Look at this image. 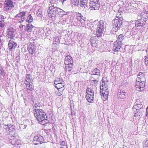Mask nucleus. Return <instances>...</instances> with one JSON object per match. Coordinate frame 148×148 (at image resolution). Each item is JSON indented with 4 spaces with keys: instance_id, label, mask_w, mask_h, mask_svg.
Here are the masks:
<instances>
[{
    "instance_id": "obj_1",
    "label": "nucleus",
    "mask_w": 148,
    "mask_h": 148,
    "mask_svg": "<svg viewBox=\"0 0 148 148\" xmlns=\"http://www.w3.org/2000/svg\"><path fill=\"white\" fill-rule=\"evenodd\" d=\"M33 112L34 116L36 117L37 120L42 123L44 124L45 123V121H47V116L45 113L42 109H34L33 110Z\"/></svg>"
},
{
    "instance_id": "obj_2",
    "label": "nucleus",
    "mask_w": 148,
    "mask_h": 148,
    "mask_svg": "<svg viewBox=\"0 0 148 148\" xmlns=\"http://www.w3.org/2000/svg\"><path fill=\"white\" fill-rule=\"evenodd\" d=\"M92 75L90 79V84L94 86H96L99 80V77L100 76V71L96 68L92 71L90 73Z\"/></svg>"
},
{
    "instance_id": "obj_3",
    "label": "nucleus",
    "mask_w": 148,
    "mask_h": 148,
    "mask_svg": "<svg viewBox=\"0 0 148 148\" xmlns=\"http://www.w3.org/2000/svg\"><path fill=\"white\" fill-rule=\"evenodd\" d=\"M123 19L122 18H119L116 16L115 19L113 20L112 25L115 30H117L120 28L122 23Z\"/></svg>"
},
{
    "instance_id": "obj_4",
    "label": "nucleus",
    "mask_w": 148,
    "mask_h": 148,
    "mask_svg": "<svg viewBox=\"0 0 148 148\" xmlns=\"http://www.w3.org/2000/svg\"><path fill=\"white\" fill-rule=\"evenodd\" d=\"M104 21L101 20L99 21V23L97 25V27L96 30V36L100 37L102 36L104 29Z\"/></svg>"
},
{
    "instance_id": "obj_5",
    "label": "nucleus",
    "mask_w": 148,
    "mask_h": 148,
    "mask_svg": "<svg viewBox=\"0 0 148 148\" xmlns=\"http://www.w3.org/2000/svg\"><path fill=\"white\" fill-rule=\"evenodd\" d=\"M6 39L8 40L10 38L13 39L15 36V29L12 27H10L7 29Z\"/></svg>"
},
{
    "instance_id": "obj_6",
    "label": "nucleus",
    "mask_w": 148,
    "mask_h": 148,
    "mask_svg": "<svg viewBox=\"0 0 148 148\" xmlns=\"http://www.w3.org/2000/svg\"><path fill=\"white\" fill-rule=\"evenodd\" d=\"M86 99L89 102H92L94 99V92L93 90L87 88L86 91Z\"/></svg>"
},
{
    "instance_id": "obj_7",
    "label": "nucleus",
    "mask_w": 148,
    "mask_h": 148,
    "mask_svg": "<svg viewBox=\"0 0 148 148\" xmlns=\"http://www.w3.org/2000/svg\"><path fill=\"white\" fill-rule=\"evenodd\" d=\"M99 0H90V7L92 10H98L100 7Z\"/></svg>"
},
{
    "instance_id": "obj_8",
    "label": "nucleus",
    "mask_w": 148,
    "mask_h": 148,
    "mask_svg": "<svg viewBox=\"0 0 148 148\" xmlns=\"http://www.w3.org/2000/svg\"><path fill=\"white\" fill-rule=\"evenodd\" d=\"M43 138L40 134H37L34 137L33 143L35 145L40 144L43 143Z\"/></svg>"
},
{
    "instance_id": "obj_9",
    "label": "nucleus",
    "mask_w": 148,
    "mask_h": 148,
    "mask_svg": "<svg viewBox=\"0 0 148 148\" xmlns=\"http://www.w3.org/2000/svg\"><path fill=\"white\" fill-rule=\"evenodd\" d=\"M148 16V11L147 9H143L141 13L138 16V18H142V20L147 21Z\"/></svg>"
},
{
    "instance_id": "obj_10",
    "label": "nucleus",
    "mask_w": 148,
    "mask_h": 148,
    "mask_svg": "<svg viewBox=\"0 0 148 148\" xmlns=\"http://www.w3.org/2000/svg\"><path fill=\"white\" fill-rule=\"evenodd\" d=\"M145 81L143 82L140 81L139 82L136 81V87L137 91H143L145 86Z\"/></svg>"
},
{
    "instance_id": "obj_11",
    "label": "nucleus",
    "mask_w": 148,
    "mask_h": 148,
    "mask_svg": "<svg viewBox=\"0 0 148 148\" xmlns=\"http://www.w3.org/2000/svg\"><path fill=\"white\" fill-rule=\"evenodd\" d=\"M100 92L103 100L104 101L106 100L108 98L109 94V90L108 89H107V90H101Z\"/></svg>"
},
{
    "instance_id": "obj_12",
    "label": "nucleus",
    "mask_w": 148,
    "mask_h": 148,
    "mask_svg": "<svg viewBox=\"0 0 148 148\" xmlns=\"http://www.w3.org/2000/svg\"><path fill=\"white\" fill-rule=\"evenodd\" d=\"M5 7L8 10H11L14 7V5L12 1L11 0L6 1L4 3Z\"/></svg>"
},
{
    "instance_id": "obj_13",
    "label": "nucleus",
    "mask_w": 148,
    "mask_h": 148,
    "mask_svg": "<svg viewBox=\"0 0 148 148\" xmlns=\"http://www.w3.org/2000/svg\"><path fill=\"white\" fill-rule=\"evenodd\" d=\"M122 45V42L116 41L114 43V46L113 47V50L114 51H119Z\"/></svg>"
},
{
    "instance_id": "obj_14",
    "label": "nucleus",
    "mask_w": 148,
    "mask_h": 148,
    "mask_svg": "<svg viewBox=\"0 0 148 148\" xmlns=\"http://www.w3.org/2000/svg\"><path fill=\"white\" fill-rule=\"evenodd\" d=\"M126 93L121 90H118L117 93V97L120 100L126 98Z\"/></svg>"
},
{
    "instance_id": "obj_15",
    "label": "nucleus",
    "mask_w": 148,
    "mask_h": 148,
    "mask_svg": "<svg viewBox=\"0 0 148 148\" xmlns=\"http://www.w3.org/2000/svg\"><path fill=\"white\" fill-rule=\"evenodd\" d=\"M9 42L8 44V46L9 49L10 51H12L14 49L17 45L16 43L14 42L13 40L10 39L9 40Z\"/></svg>"
},
{
    "instance_id": "obj_16",
    "label": "nucleus",
    "mask_w": 148,
    "mask_h": 148,
    "mask_svg": "<svg viewBox=\"0 0 148 148\" xmlns=\"http://www.w3.org/2000/svg\"><path fill=\"white\" fill-rule=\"evenodd\" d=\"M146 79L145 76V75L143 73L139 72L137 75V77L136 79L137 82L142 81H145Z\"/></svg>"
},
{
    "instance_id": "obj_17",
    "label": "nucleus",
    "mask_w": 148,
    "mask_h": 148,
    "mask_svg": "<svg viewBox=\"0 0 148 148\" xmlns=\"http://www.w3.org/2000/svg\"><path fill=\"white\" fill-rule=\"evenodd\" d=\"M47 12L50 18H52L55 15L56 9L54 8L52 9L51 7H49Z\"/></svg>"
},
{
    "instance_id": "obj_18",
    "label": "nucleus",
    "mask_w": 148,
    "mask_h": 148,
    "mask_svg": "<svg viewBox=\"0 0 148 148\" xmlns=\"http://www.w3.org/2000/svg\"><path fill=\"white\" fill-rule=\"evenodd\" d=\"M146 21L142 20V18L139 19L136 21L135 22V25L136 27L143 26L145 24Z\"/></svg>"
},
{
    "instance_id": "obj_19",
    "label": "nucleus",
    "mask_w": 148,
    "mask_h": 148,
    "mask_svg": "<svg viewBox=\"0 0 148 148\" xmlns=\"http://www.w3.org/2000/svg\"><path fill=\"white\" fill-rule=\"evenodd\" d=\"M100 88L101 90L108 89V86L107 85V82L103 81L102 79L100 82Z\"/></svg>"
},
{
    "instance_id": "obj_20",
    "label": "nucleus",
    "mask_w": 148,
    "mask_h": 148,
    "mask_svg": "<svg viewBox=\"0 0 148 148\" xmlns=\"http://www.w3.org/2000/svg\"><path fill=\"white\" fill-rule=\"evenodd\" d=\"M57 13L58 14L60 17H62L64 15H65L66 13L61 9L57 8L56 9Z\"/></svg>"
},
{
    "instance_id": "obj_21",
    "label": "nucleus",
    "mask_w": 148,
    "mask_h": 148,
    "mask_svg": "<svg viewBox=\"0 0 148 148\" xmlns=\"http://www.w3.org/2000/svg\"><path fill=\"white\" fill-rule=\"evenodd\" d=\"M14 126L13 125H11V124H8L7 125H5L3 126V128L6 130L10 132L12 131V130L14 128Z\"/></svg>"
},
{
    "instance_id": "obj_22",
    "label": "nucleus",
    "mask_w": 148,
    "mask_h": 148,
    "mask_svg": "<svg viewBox=\"0 0 148 148\" xmlns=\"http://www.w3.org/2000/svg\"><path fill=\"white\" fill-rule=\"evenodd\" d=\"M36 50V47L35 46L33 45L29 49V51L30 54L33 55L35 53Z\"/></svg>"
},
{
    "instance_id": "obj_23",
    "label": "nucleus",
    "mask_w": 148,
    "mask_h": 148,
    "mask_svg": "<svg viewBox=\"0 0 148 148\" xmlns=\"http://www.w3.org/2000/svg\"><path fill=\"white\" fill-rule=\"evenodd\" d=\"M64 82L63 81V82L60 83L56 85H54V86L57 89H61L62 91H63L64 89Z\"/></svg>"
},
{
    "instance_id": "obj_24",
    "label": "nucleus",
    "mask_w": 148,
    "mask_h": 148,
    "mask_svg": "<svg viewBox=\"0 0 148 148\" xmlns=\"http://www.w3.org/2000/svg\"><path fill=\"white\" fill-rule=\"evenodd\" d=\"M10 143H11L13 145H18L19 144L18 140L16 138L13 137V138L10 140Z\"/></svg>"
},
{
    "instance_id": "obj_25",
    "label": "nucleus",
    "mask_w": 148,
    "mask_h": 148,
    "mask_svg": "<svg viewBox=\"0 0 148 148\" xmlns=\"http://www.w3.org/2000/svg\"><path fill=\"white\" fill-rule=\"evenodd\" d=\"M34 26L32 25V24H28L26 25V27L25 28V30L28 32H30L32 31Z\"/></svg>"
},
{
    "instance_id": "obj_26",
    "label": "nucleus",
    "mask_w": 148,
    "mask_h": 148,
    "mask_svg": "<svg viewBox=\"0 0 148 148\" xmlns=\"http://www.w3.org/2000/svg\"><path fill=\"white\" fill-rule=\"evenodd\" d=\"M50 3L51 4V6L50 7H52L53 8L55 9L56 8H57V6L58 2H57L56 0H51Z\"/></svg>"
},
{
    "instance_id": "obj_27",
    "label": "nucleus",
    "mask_w": 148,
    "mask_h": 148,
    "mask_svg": "<svg viewBox=\"0 0 148 148\" xmlns=\"http://www.w3.org/2000/svg\"><path fill=\"white\" fill-rule=\"evenodd\" d=\"M63 80L62 78H56L54 81V84L56 85L60 83L63 82Z\"/></svg>"
},
{
    "instance_id": "obj_28",
    "label": "nucleus",
    "mask_w": 148,
    "mask_h": 148,
    "mask_svg": "<svg viewBox=\"0 0 148 148\" xmlns=\"http://www.w3.org/2000/svg\"><path fill=\"white\" fill-rule=\"evenodd\" d=\"M81 7H84L85 8L87 7V3L88 2V0H80Z\"/></svg>"
},
{
    "instance_id": "obj_29",
    "label": "nucleus",
    "mask_w": 148,
    "mask_h": 148,
    "mask_svg": "<svg viewBox=\"0 0 148 148\" xmlns=\"http://www.w3.org/2000/svg\"><path fill=\"white\" fill-rule=\"evenodd\" d=\"M33 21V18L30 14H29L26 19V21L29 23H31Z\"/></svg>"
},
{
    "instance_id": "obj_30",
    "label": "nucleus",
    "mask_w": 148,
    "mask_h": 148,
    "mask_svg": "<svg viewBox=\"0 0 148 148\" xmlns=\"http://www.w3.org/2000/svg\"><path fill=\"white\" fill-rule=\"evenodd\" d=\"M65 60H67L68 61H70V64H73V60L71 56H69L68 55H67L66 56Z\"/></svg>"
},
{
    "instance_id": "obj_31",
    "label": "nucleus",
    "mask_w": 148,
    "mask_h": 148,
    "mask_svg": "<svg viewBox=\"0 0 148 148\" xmlns=\"http://www.w3.org/2000/svg\"><path fill=\"white\" fill-rule=\"evenodd\" d=\"M142 107V105L140 104H138L136 102L134 104L133 108L139 111Z\"/></svg>"
},
{
    "instance_id": "obj_32",
    "label": "nucleus",
    "mask_w": 148,
    "mask_h": 148,
    "mask_svg": "<svg viewBox=\"0 0 148 148\" xmlns=\"http://www.w3.org/2000/svg\"><path fill=\"white\" fill-rule=\"evenodd\" d=\"M70 64L66 65L65 69L66 71H70L72 69L73 64Z\"/></svg>"
},
{
    "instance_id": "obj_33",
    "label": "nucleus",
    "mask_w": 148,
    "mask_h": 148,
    "mask_svg": "<svg viewBox=\"0 0 148 148\" xmlns=\"http://www.w3.org/2000/svg\"><path fill=\"white\" fill-rule=\"evenodd\" d=\"M86 21L85 20H84V19H82V21H81L79 23H81V26L82 27H85V28H88L90 29V27H88L87 26H85V23H86Z\"/></svg>"
},
{
    "instance_id": "obj_34",
    "label": "nucleus",
    "mask_w": 148,
    "mask_h": 148,
    "mask_svg": "<svg viewBox=\"0 0 148 148\" xmlns=\"http://www.w3.org/2000/svg\"><path fill=\"white\" fill-rule=\"evenodd\" d=\"M30 75L29 74H27L25 78V80L26 82H27V83H30L32 79V78L30 77Z\"/></svg>"
},
{
    "instance_id": "obj_35",
    "label": "nucleus",
    "mask_w": 148,
    "mask_h": 148,
    "mask_svg": "<svg viewBox=\"0 0 148 148\" xmlns=\"http://www.w3.org/2000/svg\"><path fill=\"white\" fill-rule=\"evenodd\" d=\"M117 38H118V40H116V41L121 42L122 40L124 39V36H123L122 34H121L118 36V37Z\"/></svg>"
},
{
    "instance_id": "obj_36",
    "label": "nucleus",
    "mask_w": 148,
    "mask_h": 148,
    "mask_svg": "<svg viewBox=\"0 0 148 148\" xmlns=\"http://www.w3.org/2000/svg\"><path fill=\"white\" fill-rule=\"evenodd\" d=\"M26 84V88L27 90H28L30 91H31L32 90L33 88L32 87V86L30 84V83H27V84Z\"/></svg>"
},
{
    "instance_id": "obj_37",
    "label": "nucleus",
    "mask_w": 148,
    "mask_h": 148,
    "mask_svg": "<svg viewBox=\"0 0 148 148\" xmlns=\"http://www.w3.org/2000/svg\"><path fill=\"white\" fill-rule=\"evenodd\" d=\"M5 25L4 20H0V29H2L3 28Z\"/></svg>"
},
{
    "instance_id": "obj_38",
    "label": "nucleus",
    "mask_w": 148,
    "mask_h": 148,
    "mask_svg": "<svg viewBox=\"0 0 148 148\" xmlns=\"http://www.w3.org/2000/svg\"><path fill=\"white\" fill-rule=\"evenodd\" d=\"M79 2V0H72V3L75 5H77Z\"/></svg>"
},
{
    "instance_id": "obj_39",
    "label": "nucleus",
    "mask_w": 148,
    "mask_h": 148,
    "mask_svg": "<svg viewBox=\"0 0 148 148\" xmlns=\"http://www.w3.org/2000/svg\"><path fill=\"white\" fill-rule=\"evenodd\" d=\"M27 125L24 124H21L19 126L20 129L21 130H22L24 129H25L27 127Z\"/></svg>"
},
{
    "instance_id": "obj_40",
    "label": "nucleus",
    "mask_w": 148,
    "mask_h": 148,
    "mask_svg": "<svg viewBox=\"0 0 148 148\" xmlns=\"http://www.w3.org/2000/svg\"><path fill=\"white\" fill-rule=\"evenodd\" d=\"M40 104L39 103H36L34 105V107L36 108L35 109L38 108L41 109L40 108Z\"/></svg>"
},
{
    "instance_id": "obj_41",
    "label": "nucleus",
    "mask_w": 148,
    "mask_h": 148,
    "mask_svg": "<svg viewBox=\"0 0 148 148\" xmlns=\"http://www.w3.org/2000/svg\"><path fill=\"white\" fill-rule=\"evenodd\" d=\"M139 111L137 110V111H136L137 112H135L134 115V116L137 117L140 116V113Z\"/></svg>"
},
{
    "instance_id": "obj_42",
    "label": "nucleus",
    "mask_w": 148,
    "mask_h": 148,
    "mask_svg": "<svg viewBox=\"0 0 148 148\" xmlns=\"http://www.w3.org/2000/svg\"><path fill=\"white\" fill-rule=\"evenodd\" d=\"M143 148H148V140H147L143 146Z\"/></svg>"
},
{
    "instance_id": "obj_43",
    "label": "nucleus",
    "mask_w": 148,
    "mask_h": 148,
    "mask_svg": "<svg viewBox=\"0 0 148 148\" xmlns=\"http://www.w3.org/2000/svg\"><path fill=\"white\" fill-rule=\"evenodd\" d=\"M1 70L0 71V74L3 76H5V73L4 71V70L3 69Z\"/></svg>"
},
{
    "instance_id": "obj_44",
    "label": "nucleus",
    "mask_w": 148,
    "mask_h": 148,
    "mask_svg": "<svg viewBox=\"0 0 148 148\" xmlns=\"http://www.w3.org/2000/svg\"><path fill=\"white\" fill-rule=\"evenodd\" d=\"M27 12L26 11H23L22 12H21V17H23L25 16V15L26 13Z\"/></svg>"
},
{
    "instance_id": "obj_45",
    "label": "nucleus",
    "mask_w": 148,
    "mask_h": 148,
    "mask_svg": "<svg viewBox=\"0 0 148 148\" xmlns=\"http://www.w3.org/2000/svg\"><path fill=\"white\" fill-rule=\"evenodd\" d=\"M82 17H77V19L78 21H79V23H80L81 21H82V19H84L82 18Z\"/></svg>"
},
{
    "instance_id": "obj_46",
    "label": "nucleus",
    "mask_w": 148,
    "mask_h": 148,
    "mask_svg": "<svg viewBox=\"0 0 148 148\" xmlns=\"http://www.w3.org/2000/svg\"><path fill=\"white\" fill-rule=\"evenodd\" d=\"M70 61H68L67 60H64V63L65 65H68L70 64Z\"/></svg>"
},
{
    "instance_id": "obj_47",
    "label": "nucleus",
    "mask_w": 148,
    "mask_h": 148,
    "mask_svg": "<svg viewBox=\"0 0 148 148\" xmlns=\"http://www.w3.org/2000/svg\"><path fill=\"white\" fill-rule=\"evenodd\" d=\"M77 17H83V16L81 14L79 13H77L76 14Z\"/></svg>"
},
{
    "instance_id": "obj_48",
    "label": "nucleus",
    "mask_w": 148,
    "mask_h": 148,
    "mask_svg": "<svg viewBox=\"0 0 148 148\" xmlns=\"http://www.w3.org/2000/svg\"><path fill=\"white\" fill-rule=\"evenodd\" d=\"M145 64L148 67V58H145Z\"/></svg>"
},
{
    "instance_id": "obj_49",
    "label": "nucleus",
    "mask_w": 148,
    "mask_h": 148,
    "mask_svg": "<svg viewBox=\"0 0 148 148\" xmlns=\"http://www.w3.org/2000/svg\"><path fill=\"white\" fill-rule=\"evenodd\" d=\"M25 19V18H24V17H21V20H20L19 22L20 23L23 22V21H24Z\"/></svg>"
},
{
    "instance_id": "obj_50",
    "label": "nucleus",
    "mask_w": 148,
    "mask_h": 148,
    "mask_svg": "<svg viewBox=\"0 0 148 148\" xmlns=\"http://www.w3.org/2000/svg\"><path fill=\"white\" fill-rule=\"evenodd\" d=\"M21 12L19 13L18 14H17L15 16V17H21Z\"/></svg>"
},
{
    "instance_id": "obj_51",
    "label": "nucleus",
    "mask_w": 148,
    "mask_h": 148,
    "mask_svg": "<svg viewBox=\"0 0 148 148\" xmlns=\"http://www.w3.org/2000/svg\"><path fill=\"white\" fill-rule=\"evenodd\" d=\"M90 24V22L88 21H86V23H85V26H86V25Z\"/></svg>"
},
{
    "instance_id": "obj_52",
    "label": "nucleus",
    "mask_w": 148,
    "mask_h": 148,
    "mask_svg": "<svg viewBox=\"0 0 148 148\" xmlns=\"http://www.w3.org/2000/svg\"><path fill=\"white\" fill-rule=\"evenodd\" d=\"M61 144L62 145H65V142L64 141H62L61 143Z\"/></svg>"
},
{
    "instance_id": "obj_53",
    "label": "nucleus",
    "mask_w": 148,
    "mask_h": 148,
    "mask_svg": "<svg viewBox=\"0 0 148 148\" xmlns=\"http://www.w3.org/2000/svg\"><path fill=\"white\" fill-rule=\"evenodd\" d=\"M38 14V13H37V14ZM37 15H38L39 17H41V13L40 12V13H39V14L38 15V14H37Z\"/></svg>"
},
{
    "instance_id": "obj_54",
    "label": "nucleus",
    "mask_w": 148,
    "mask_h": 148,
    "mask_svg": "<svg viewBox=\"0 0 148 148\" xmlns=\"http://www.w3.org/2000/svg\"><path fill=\"white\" fill-rule=\"evenodd\" d=\"M4 19V17L3 16H2L1 17H0V20L1 19V20H2L3 19Z\"/></svg>"
},
{
    "instance_id": "obj_55",
    "label": "nucleus",
    "mask_w": 148,
    "mask_h": 148,
    "mask_svg": "<svg viewBox=\"0 0 148 148\" xmlns=\"http://www.w3.org/2000/svg\"><path fill=\"white\" fill-rule=\"evenodd\" d=\"M23 25H21L20 26H19V27L20 28H23Z\"/></svg>"
},
{
    "instance_id": "obj_56",
    "label": "nucleus",
    "mask_w": 148,
    "mask_h": 148,
    "mask_svg": "<svg viewBox=\"0 0 148 148\" xmlns=\"http://www.w3.org/2000/svg\"><path fill=\"white\" fill-rule=\"evenodd\" d=\"M58 89L59 91H60V92L61 91L62 92L63 91H62V90L61 89H60L59 88V89Z\"/></svg>"
},
{
    "instance_id": "obj_57",
    "label": "nucleus",
    "mask_w": 148,
    "mask_h": 148,
    "mask_svg": "<svg viewBox=\"0 0 148 148\" xmlns=\"http://www.w3.org/2000/svg\"><path fill=\"white\" fill-rule=\"evenodd\" d=\"M146 53H147V54H148V48L147 49Z\"/></svg>"
},
{
    "instance_id": "obj_58",
    "label": "nucleus",
    "mask_w": 148,
    "mask_h": 148,
    "mask_svg": "<svg viewBox=\"0 0 148 148\" xmlns=\"http://www.w3.org/2000/svg\"><path fill=\"white\" fill-rule=\"evenodd\" d=\"M146 113H148V107H147V108L146 109Z\"/></svg>"
},
{
    "instance_id": "obj_59",
    "label": "nucleus",
    "mask_w": 148,
    "mask_h": 148,
    "mask_svg": "<svg viewBox=\"0 0 148 148\" xmlns=\"http://www.w3.org/2000/svg\"><path fill=\"white\" fill-rule=\"evenodd\" d=\"M3 68L1 67V66H0V71H1V70H3Z\"/></svg>"
},
{
    "instance_id": "obj_60",
    "label": "nucleus",
    "mask_w": 148,
    "mask_h": 148,
    "mask_svg": "<svg viewBox=\"0 0 148 148\" xmlns=\"http://www.w3.org/2000/svg\"><path fill=\"white\" fill-rule=\"evenodd\" d=\"M147 54V55L146 56L145 58H147L148 59V54Z\"/></svg>"
},
{
    "instance_id": "obj_61",
    "label": "nucleus",
    "mask_w": 148,
    "mask_h": 148,
    "mask_svg": "<svg viewBox=\"0 0 148 148\" xmlns=\"http://www.w3.org/2000/svg\"><path fill=\"white\" fill-rule=\"evenodd\" d=\"M146 116L147 117H148V113H147V114H146Z\"/></svg>"
},
{
    "instance_id": "obj_62",
    "label": "nucleus",
    "mask_w": 148,
    "mask_h": 148,
    "mask_svg": "<svg viewBox=\"0 0 148 148\" xmlns=\"http://www.w3.org/2000/svg\"><path fill=\"white\" fill-rule=\"evenodd\" d=\"M91 45H92V46H93V44L92 42H91Z\"/></svg>"
},
{
    "instance_id": "obj_63",
    "label": "nucleus",
    "mask_w": 148,
    "mask_h": 148,
    "mask_svg": "<svg viewBox=\"0 0 148 148\" xmlns=\"http://www.w3.org/2000/svg\"><path fill=\"white\" fill-rule=\"evenodd\" d=\"M89 24H88V25H86V26H87L88 27L89 26Z\"/></svg>"
},
{
    "instance_id": "obj_64",
    "label": "nucleus",
    "mask_w": 148,
    "mask_h": 148,
    "mask_svg": "<svg viewBox=\"0 0 148 148\" xmlns=\"http://www.w3.org/2000/svg\"><path fill=\"white\" fill-rule=\"evenodd\" d=\"M62 95V94H61V93H60V94H59V95H60H60Z\"/></svg>"
}]
</instances>
